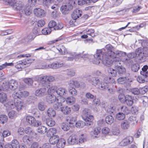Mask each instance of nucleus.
<instances>
[{
    "label": "nucleus",
    "instance_id": "60",
    "mask_svg": "<svg viewBox=\"0 0 148 148\" xmlns=\"http://www.w3.org/2000/svg\"><path fill=\"white\" fill-rule=\"evenodd\" d=\"M137 49H136V53H129L127 54L126 55L127 57L129 58H133L135 57H136L137 56V57L138 58V54H137Z\"/></svg>",
    "mask_w": 148,
    "mask_h": 148
},
{
    "label": "nucleus",
    "instance_id": "31",
    "mask_svg": "<svg viewBox=\"0 0 148 148\" xmlns=\"http://www.w3.org/2000/svg\"><path fill=\"white\" fill-rule=\"evenodd\" d=\"M110 84H107V83L103 82L102 80H101L100 83H99L98 86V88L100 90H106Z\"/></svg>",
    "mask_w": 148,
    "mask_h": 148
},
{
    "label": "nucleus",
    "instance_id": "61",
    "mask_svg": "<svg viewBox=\"0 0 148 148\" xmlns=\"http://www.w3.org/2000/svg\"><path fill=\"white\" fill-rule=\"evenodd\" d=\"M119 99V101L122 103H125L126 96H125L123 94H120L118 97Z\"/></svg>",
    "mask_w": 148,
    "mask_h": 148
},
{
    "label": "nucleus",
    "instance_id": "34",
    "mask_svg": "<svg viewBox=\"0 0 148 148\" xmlns=\"http://www.w3.org/2000/svg\"><path fill=\"white\" fill-rule=\"evenodd\" d=\"M148 69V66L147 65H145L142 69V71L140 72L141 75L145 76V77L148 76V71H147Z\"/></svg>",
    "mask_w": 148,
    "mask_h": 148
},
{
    "label": "nucleus",
    "instance_id": "62",
    "mask_svg": "<svg viewBox=\"0 0 148 148\" xmlns=\"http://www.w3.org/2000/svg\"><path fill=\"white\" fill-rule=\"evenodd\" d=\"M2 90L3 91L7 90L9 88V83L7 82H3V84L2 85Z\"/></svg>",
    "mask_w": 148,
    "mask_h": 148
},
{
    "label": "nucleus",
    "instance_id": "53",
    "mask_svg": "<svg viewBox=\"0 0 148 148\" xmlns=\"http://www.w3.org/2000/svg\"><path fill=\"white\" fill-rule=\"evenodd\" d=\"M12 148H19V144L18 142L16 139L13 140L12 142Z\"/></svg>",
    "mask_w": 148,
    "mask_h": 148
},
{
    "label": "nucleus",
    "instance_id": "32",
    "mask_svg": "<svg viewBox=\"0 0 148 148\" xmlns=\"http://www.w3.org/2000/svg\"><path fill=\"white\" fill-rule=\"evenodd\" d=\"M13 9L15 10H20L22 7V5L20 1L14 3L12 6Z\"/></svg>",
    "mask_w": 148,
    "mask_h": 148
},
{
    "label": "nucleus",
    "instance_id": "24",
    "mask_svg": "<svg viewBox=\"0 0 148 148\" xmlns=\"http://www.w3.org/2000/svg\"><path fill=\"white\" fill-rule=\"evenodd\" d=\"M121 128L124 130L128 129L130 127V122L127 120H125L122 121L121 124Z\"/></svg>",
    "mask_w": 148,
    "mask_h": 148
},
{
    "label": "nucleus",
    "instance_id": "23",
    "mask_svg": "<svg viewBox=\"0 0 148 148\" xmlns=\"http://www.w3.org/2000/svg\"><path fill=\"white\" fill-rule=\"evenodd\" d=\"M57 49L61 55H64L66 53H68V52L66 48L64 46L62 45H60L58 46Z\"/></svg>",
    "mask_w": 148,
    "mask_h": 148
},
{
    "label": "nucleus",
    "instance_id": "6",
    "mask_svg": "<svg viewBox=\"0 0 148 148\" xmlns=\"http://www.w3.org/2000/svg\"><path fill=\"white\" fill-rule=\"evenodd\" d=\"M41 85L43 87L48 88L51 84L50 82H53L55 80V77L52 76L45 75L41 76L40 78Z\"/></svg>",
    "mask_w": 148,
    "mask_h": 148
},
{
    "label": "nucleus",
    "instance_id": "46",
    "mask_svg": "<svg viewBox=\"0 0 148 148\" xmlns=\"http://www.w3.org/2000/svg\"><path fill=\"white\" fill-rule=\"evenodd\" d=\"M66 120L69 122V124H73L75 123L76 120V118L75 116H70Z\"/></svg>",
    "mask_w": 148,
    "mask_h": 148
},
{
    "label": "nucleus",
    "instance_id": "35",
    "mask_svg": "<svg viewBox=\"0 0 148 148\" xmlns=\"http://www.w3.org/2000/svg\"><path fill=\"white\" fill-rule=\"evenodd\" d=\"M85 97L88 99L93 100V102L95 103H96V104H98L97 103L95 102H96V100L95 99V96L91 94L89 92L86 93L85 95Z\"/></svg>",
    "mask_w": 148,
    "mask_h": 148
},
{
    "label": "nucleus",
    "instance_id": "29",
    "mask_svg": "<svg viewBox=\"0 0 148 148\" xmlns=\"http://www.w3.org/2000/svg\"><path fill=\"white\" fill-rule=\"evenodd\" d=\"M59 139V137L57 135L53 136L50 138L49 141L51 144L56 145Z\"/></svg>",
    "mask_w": 148,
    "mask_h": 148
},
{
    "label": "nucleus",
    "instance_id": "11",
    "mask_svg": "<svg viewBox=\"0 0 148 148\" xmlns=\"http://www.w3.org/2000/svg\"><path fill=\"white\" fill-rule=\"evenodd\" d=\"M48 26L51 29H53V30H58L61 29L63 26L62 23H58L57 24L56 22L54 21H51L49 22Z\"/></svg>",
    "mask_w": 148,
    "mask_h": 148
},
{
    "label": "nucleus",
    "instance_id": "49",
    "mask_svg": "<svg viewBox=\"0 0 148 148\" xmlns=\"http://www.w3.org/2000/svg\"><path fill=\"white\" fill-rule=\"evenodd\" d=\"M46 123L48 126L52 127L55 125V122L52 119L49 118L46 119Z\"/></svg>",
    "mask_w": 148,
    "mask_h": 148
},
{
    "label": "nucleus",
    "instance_id": "16",
    "mask_svg": "<svg viewBox=\"0 0 148 148\" xmlns=\"http://www.w3.org/2000/svg\"><path fill=\"white\" fill-rule=\"evenodd\" d=\"M117 110L119 112L122 113L125 115L128 114L130 112V110L125 106H122L119 107Z\"/></svg>",
    "mask_w": 148,
    "mask_h": 148
},
{
    "label": "nucleus",
    "instance_id": "52",
    "mask_svg": "<svg viewBox=\"0 0 148 148\" xmlns=\"http://www.w3.org/2000/svg\"><path fill=\"white\" fill-rule=\"evenodd\" d=\"M130 124L131 123L132 124H135L137 123L136 118L133 116H130L127 120Z\"/></svg>",
    "mask_w": 148,
    "mask_h": 148
},
{
    "label": "nucleus",
    "instance_id": "59",
    "mask_svg": "<svg viewBox=\"0 0 148 148\" xmlns=\"http://www.w3.org/2000/svg\"><path fill=\"white\" fill-rule=\"evenodd\" d=\"M112 133L113 135L118 136L120 133V131L119 128L115 127L112 130Z\"/></svg>",
    "mask_w": 148,
    "mask_h": 148
},
{
    "label": "nucleus",
    "instance_id": "18",
    "mask_svg": "<svg viewBox=\"0 0 148 148\" xmlns=\"http://www.w3.org/2000/svg\"><path fill=\"white\" fill-rule=\"evenodd\" d=\"M126 55L127 54L125 52L119 51H117L115 52V54L114 55L113 57H112V60H112V61H116V58H118L120 59V58L118 56L125 57Z\"/></svg>",
    "mask_w": 148,
    "mask_h": 148
},
{
    "label": "nucleus",
    "instance_id": "30",
    "mask_svg": "<svg viewBox=\"0 0 148 148\" xmlns=\"http://www.w3.org/2000/svg\"><path fill=\"white\" fill-rule=\"evenodd\" d=\"M68 85L72 87H75L78 88L80 86V84L78 82L73 79H71L69 81Z\"/></svg>",
    "mask_w": 148,
    "mask_h": 148
},
{
    "label": "nucleus",
    "instance_id": "1",
    "mask_svg": "<svg viewBox=\"0 0 148 148\" xmlns=\"http://www.w3.org/2000/svg\"><path fill=\"white\" fill-rule=\"evenodd\" d=\"M113 47L112 45L108 44L105 47V49H99L97 51L96 53L94 55V58L92 63L95 64H98L101 61L104 64V62H108L110 61L113 57L115 52L112 51Z\"/></svg>",
    "mask_w": 148,
    "mask_h": 148
},
{
    "label": "nucleus",
    "instance_id": "45",
    "mask_svg": "<svg viewBox=\"0 0 148 148\" xmlns=\"http://www.w3.org/2000/svg\"><path fill=\"white\" fill-rule=\"evenodd\" d=\"M114 119L111 115H108L106 116L105 118V121L108 124H111L114 121Z\"/></svg>",
    "mask_w": 148,
    "mask_h": 148
},
{
    "label": "nucleus",
    "instance_id": "25",
    "mask_svg": "<svg viewBox=\"0 0 148 148\" xmlns=\"http://www.w3.org/2000/svg\"><path fill=\"white\" fill-rule=\"evenodd\" d=\"M66 144V141L63 138L59 139L56 145L58 148H63Z\"/></svg>",
    "mask_w": 148,
    "mask_h": 148
},
{
    "label": "nucleus",
    "instance_id": "8",
    "mask_svg": "<svg viewBox=\"0 0 148 148\" xmlns=\"http://www.w3.org/2000/svg\"><path fill=\"white\" fill-rule=\"evenodd\" d=\"M82 117L85 121H87L89 123L87 124L91 125L92 121L93 120V117L90 114V111L88 108H85L82 111Z\"/></svg>",
    "mask_w": 148,
    "mask_h": 148
},
{
    "label": "nucleus",
    "instance_id": "26",
    "mask_svg": "<svg viewBox=\"0 0 148 148\" xmlns=\"http://www.w3.org/2000/svg\"><path fill=\"white\" fill-rule=\"evenodd\" d=\"M63 64L62 63H60L58 62L56 63H53L51 64H48V67L47 68L56 69L62 66Z\"/></svg>",
    "mask_w": 148,
    "mask_h": 148
},
{
    "label": "nucleus",
    "instance_id": "54",
    "mask_svg": "<svg viewBox=\"0 0 148 148\" xmlns=\"http://www.w3.org/2000/svg\"><path fill=\"white\" fill-rule=\"evenodd\" d=\"M66 73L67 75L70 77L73 76L75 73V71L71 69L67 70Z\"/></svg>",
    "mask_w": 148,
    "mask_h": 148
},
{
    "label": "nucleus",
    "instance_id": "20",
    "mask_svg": "<svg viewBox=\"0 0 148 148\" xmlns=\"http://www.w3.org/2000/svg\"><path fill=\"white\" fill-rule=\"evenodd\" d=\"M9 89L12 90L16 89L18 87V83L15 80L11 79L9 82Z\"/></svg>",
    "mask_w": 148,
    "mask_h": 148
},
{
    "label": "nucleus",
    "instance_id": "36",
    "mask_svg": "<svg viewBox=\"0 0 148 148\" xmlns=\"http://www.w3.org/2000/svg\"><path fill=\"white\" fill-rule=\"evenodd\" d=\"M57 132L56 129L54 128H51L47 132V136L48 137H51L55 134Z\"/></svg>",
    "mask_w": 148,
    "mask_h": 148
},
{
    "label": "nucleus",
    "instance_id": "64",
    "mask_svg": "<svg viewBox=\"0 0 148 148\" xmlns=\"http://www.w3.org/2000/svg\"><path fill=\"white\" fill-rule=\"evenodd\" d=\"M104 81H106V83L107 84L109 83H113L115 82L114 79L112 77H106L104 78Z\"/></svg>",
    "mask_w": 148,
    "mask_h": 148
},
{
    "label": "nucleus",
    "instance_id": "41",
    "mask_svg": "<svg viewBox=\"0 0 148 148\" xmlns=\"http://www.w3.org/2000/svg\"><path fill=\"white\" fill-rule=\"evenodd\" d=\"M54 105H53V108L55 110H61L62 107V103L61 102H59V100L58 99V101H57Z\"/></svg>",
    "mask_w": 148,
    "mask_h": 148
},
{
    "label": "nucleus",
    "instance_id": "9",
    "mask_svg": "<svg viewBox=\"0 0 148 148\" xmlns=\"http://www.w3.org/2000/svg\"><path fill=\"white\" fill-rule=\"evenodd\" d=\"M75 2V1L69 0V3H66L65 4L62 5L61 7L60 10L62 14H66L68 13L69 11L73 8V3H74Z\"/></svg>",
    "mask_w": 148,
    "mask_h": 148
},
{
    "label": "nucleus",
    "instance_id": "37",
    "mask_svg": "<svg viewBox=\"0 0 148 148\" xmlns=\"http://www.w3.org/2000/svg\"><path fill=\"white\" fill-rule=\"evenodd\" d=\"M21 91L19 90L18 91H15L12 95L13 98L14 99V100H16L17 99H20L21 97Z\"/></svg>",
    "mask_w": 148,
    "mask_h": 148
},
{
    "label": "nucleus",
    "instance_id": "55",
    "mask_svg": "<svg viewBox=\"0 0 148 148\" xmlns=\"http://www.w3.org/2000/svg\"><path fill=\"white\" fill-rule=\"evenodd\" d=\"M116 119L118 120H123L125 118V115L122 113L119 112L116 114Z\"/></svg>",
    "mask_w": 148,
    "mask_h": 148
},
{
    "label": "nucleus",
    "instance_id": "38",
    "mask_svg": "<svg viewBox=\"0 0 148 148\" xmlns=\"http://www.w3.org/2000/svg\"><path fill=\"white\" fill-rule=\"evenodd\" d=\"M38 107L39 110L43 111L46 109L47 106L44 102L41 101L38 103Z\"/></svg>",
    "mask_w": 148,
    "mask_h": 148
},
{
    "label": "nucleus",
    "instance_id": "2",
    "mask_svg": "<svg viewBox=\"0 0 148 148\" xmlns=\"http://www.w3.org/2000/svg\"><path fill=\"white\" fill-rule=\"evenodd\" d=\"M116 61H112L110 60V61L108 62H104V65L107 66H110L112 65H113L114 66V68L116 70V72L119 74L121 75L125 73V69L121 65V59L118 58H116Z\"/></svg>",
    "mask_w": 148,
    "mask_h": 148
},
{
    "label": "nucleus",
    "instance_id": "48",
    "mask_svg": "<svg viewBox=\"0 0 148 148\" xmlns=\"http://www.w3.org/2000/svg\"><path fill=\"white\" fill-rule=\"evenodd\" d=\"M66 101L68 104L71 105L75 103V99L72 97H69L66 99Z\"/></svg>",
    "mask_w": 148,
    "mask_h": 148
},
{
    "label": "nucleus",
    "instance_id": "33",
    "mask_svg": "<svg viewBox=\"0 0 148 148\" xmlns=\"http://www.w3.org/2000/svg\"><path fill=\"white\" fill-rule=\"evenodd\" d=\"M125 100V103L128 106H130L132 105L133 103V100L131 96L126 95Z\"/></svg>",
    "mask_w": 148,
    "mask_h": 148
},
{
    "label": "nucleus",
    "instance_id": "51",
    "mask_svg": "<svg viewBox=\"0 0 148 148\" xmlns=\"http://www.w3.org/2000/svg\"><path fill=\"white\" fill-rule=\"evenodd\" d=\"M23 141L25 144H29L31 141V139L27 135L24 136L23 138Z\"/></svg>",
    "mask_w": 148,
    "mask_h": 148
},
{
    "label": "nucleus",
    "instance_id": "28",
    "mask_svg": "<svg viewBox=\"0 0 148 148\" xmlns=\"http://www.w3.org/2000/svg\"><path fill=\"white\" fill-rule=\"evenodd\" d=\"M25 132L27 134H29L32 137H34L36 135V133L31 128L27 127L26 128L25 130Z\"/></svg>",
    "mask_w": 148,
    "mask_h": 148
},
{
    "label": "nucleus",
    "instance_id": "3",
    "mask_svg": "<svg viewBox=\"0 0 148 148\" xmlns=\"http://www.w3.org/2000/svg\"><path fill=\"white\" fill-rule=\"evenodd\" d=\"M86 140V137L84 134H82L79 139L76 135L72 134L69 137L67 142L69 144L71 145H80L84 143Z\"/></svg>",
    "mask_w": 148,
    "mask_h": 148
},
{
    "label": "nucleus",
    "instance_id": "13",
    "mask_svg": "<svg viewBox=\"0 0 148 148\" xmlns=\"http://www.w3.org/2000/svg\"><path fill=\"white\" fill-rule=\"evenodd\" d=\"M101 79L98 77H90L88 79V82L94 86H98Z\"/></svg>",
    "mask_w": 148,
    "mask_h": 148
},
{
    "label": "nucleus",
    "instance_id": "50",
    "mask_svg": "<svg viewBox=\"0 0 148 148\" xmlns=\"http://www.w3.org/2000/svg\"><path fill=\"white\" fill-rule=\"evenodd\" d=\"M7 99V96L6 94L4 92L0 93V101L1 103L5 102Z\"/></svg>",
    "mask_w": 148,
    "mask_h": 148
},
{
    "label": "nucleus",
    "instance_id": "4",
    "mask_svg": "<svg viewBox=\"0 0 148 148\" xmlns=\"http://www.w3.org/2000/svg\"><path fill=\"white\" fill-rule=\"evenodd\" d=\"M147 42L145 41H143L142 43V45L143 47V48H138L137 49V54H138V58L141 62L145 61V57H148V48L146 47Z\"/></svg>",
    "mask_w": 148,
    "mask_h": 148
},
{
    "label": "nucleus",
    "instance_id": "43",
    "mask_svg": "<svg viewBox=\"0 0 148 148\" xmlns=\"http://www.w3.org/2000/svg\"><path fill=\"white\" fill-rule=\"evenodd\" d=\"M61 110L65 114L69 113L71 112V108L67 106L62 107Z\"/></svg>",
    "mask_w": 148,
    "mask_h": 148
},
{
    "label": "nucleus",
    "instance_id": "44",
    "mask_svg": "<svg viewBox=\"0 0 148 148\" xmlns=\"http://www.w3.org/2000/svg\"><path fill=\"white\" fill-rule=\"evenodd\" d=\"M37 131L38 133L41 134H43L47 131V128L45 127L42 126L39 127L38 128Z\"/></svg>",
    "mask_w": 148,
    "mask_h": 148
},
{
    "label": "nucleus",
    "instance_id": "12",
    "mask_svg": "<svg viewBox=\"0 0 148 148\" xmlns=\"http://www.w3.org/2000/svg\"><path fill=\"white\" fill-rule=\"evenodd\" d=\"M42 86V87L36 90L35 92V95L36 96L42 97L46 94L47 90V88L45 87Z\"/></svg>",
    "mask_w": 148,
    "mask_h": 148
},
{
    "label": "nucleus",
    "instance_id": "10",
    "mask_svg": "<svg viewBox=\"0 0 148 148\" xmlns=\"http://www.w3.org/2000/svg\"><path fill=\"white\" fill-rule=\"evenodd\" d=\"M26 119L28 123L34 127H38L42 124L40 121H36L34 118L32 116H27L26 117Z\"/></svg>",
    "mask_w": 148,
    "mask_h": 148
},
{
    "label": "nucleus",
    "instance_id": "42",
    "mask_svg": "<svg viewBox=\"0 0 148 148\" xmlns=\"http://www.w3.org/2000/svg\"><path fill=\"white\" fill-rule=\"evenodd\" d=\"M47 114L49 117H54L56 115L55 111L52 108H49L47 110Z\"/></svg>",
    "mask_w": 148,
    "mask_h": 148
},
{
    "label": "nucleus",
    "instance_id": "17",
    "mask_svg": "<svg viewBox=\"0 0 148 148\" xmlns=\"http://www.w3.org/2000/svg\"><path fill=\"white\" fill-rule=\"evenodd\" d=\"M58 100L54 95L49 94L46 97V101L49 104L53 103Z\"/></svg>",
    "mask_w": 148,
    "mask_h": 148
},
{
    "label": "nucleus",
    "instance_id": "15",
    "mask_svg": "<svg viewBox=\"0 0 148 148\" xmlns=\"http://www.w3.org/2000/svg\"><path fill=\"white\" fill-rule=\"evenodd\" d=\"M130 74L127 77H120L117 79V82L119 84H123L129 82H132V80L130 76Z\"/></svg>",
    "mask_w": 148,
    "mask_h": 148
},
{
    "label": "nucleus",
    "instance_id": "58",
    "mask_svg": "<svg viewBox=\"0 0 148 148\" xmlns=\"http://www.w3.org/2000/svg\"><path fill=\"white\" fill-rule=\"evenodd\" d=\"M14 65V63L12 62L8 63L6 62L4 64H2L0 66V70H1L9 66H13Z\"/></svg>",
    "mask_w": 148,
    "mask_h": 148
},
{
    "label": "nucleus",
    "instance_id": "56",
    "mask_svg": "<svg viewBox=\"0 0 148 148\" xmlns=\"http://www.w3.org/2000/svg\"><path fill=\"white\" fill-rule=\"evenodd\" d=\"M8 118L7 116L5 115H1L0 116V123L4 124L7 121Z\"/></svg>",
    "mask_w": 148,
    "mask_h": 148
},
{
    "label": "nucleus",
    "instance_id": "63",
    "mask_svg": "<svg viewBox=\"0 0 148 148\" xmlns=\"http://www.w3.org/2000/svg\"><path fill=\"white\" fill-rule=\"evenodd\" d=\"M140 67V66L138 64H134L132 66V70L134 72H136L139 69Z\"/></svg>",
    "mask_w": 148,
    "mask_h": 148
},
{
    "label": "nucleus",
    "instance_id": "19",
    "mask_svg": "<svg viewBox=\"0 0 148 148\" xmlns=\"http://www.w3.org/2000/svg\"><path fill=\"white\" fill-rule=\"evenodd\" d=\"M34 12V14L38 17H42L45 16V11L43 10L40 8L35 9Z\"/></svg>",
    "mask_w": 148,
    "mask_h": 148
},
{
    "label": "nucleus",
    "instance_id": "14",
    "mask_svg": "<svg viewBox=\"0 0 148 148\" xmlns=\"http://www.w3.org/2000/svg\"><path fill=\"white\" fill-rule=\"evenodd\" d=\"M133 140V138L132 136L127 137L123 139L120 143L121 146H125L131 144Z\"/></svg>",
    "mask_w": 148,
    "mask_h": 148
},
{
    "label": "nucleus",
    "instance_id": "47",
    "mask_svg": "<svg viewBox=\"0 0 148 148\" xmlns=\"http://www.w3.org/2000/svg\"><path fill=\"white\" fill-rule=\"evenodd\" d=\"M108 73L109 75L112 77H116L117 75L116 70L110 68L108 70Z\"/></svg>",
    "mask_w": 148,
    "mask_h": 148
},
{
    "label": "nucleus",
    "instance_id": "27",
    "mask_svg": "<svg viewBox=\"0 0 148 148\" xmlns=\"http://www.w3.org/2000/svg\"><path fill=\"white\" fill-rule=\"evenodd\" d=\"M67 92L65 88H60L57 89L56 94L62 97L65 96Z\"/></svg>",
    "mask_w": 148,
    "mask_h": 148
},
{
    "label": "nucleus",
    "instance_id": "5",
    "mask_svg": "<svg viewBox=\"0 0 148 148\" xmlns=\"http://www.w3.org/2000/svg\"><path fill=\"white\" fill-rule=\"evenodd\" d=\"M23 102L18 99L16 100H14V102H9L6 105V109L8 110H10L15 108L18 111L21 110L23 105Z\"/></svg>",
    "mask_w": 148,
    "mask_h": 148
},
{
    "label": "nucleus",
    "instance_id": "7",
    "mask_svg": "<svg viewBox=\"0 0 148 148\" xmlns=\"http://www.w3.org/2000/svg\"><path fill=\"white\" fill-rule=\"evenodd\" d=\"M32 60L25 59L17 62L15 65V67L18 69H24L29 66L32 63Z\"/></svg>",
    "mask_w": 148,
    "mask_h": 148
},
{
    "label": "nucleus",
    "instance_id": "22",
    "mask_svg": "<svg viewBox=\"0 0 148 148\" xmlns=\"http://www.w3.org/2000/svg\"><path fill=\"white\" fill-rule=\"evenodd\" d=\"M47 88V92L49 94H51L52 95H54L57 93L58 87L56 86H51L50 85V86L48 88Z\"/></svg>",
    "mask_w": 148,
    "mask_h": 148
},
{
    "label": "nucleus",
    "instance_id": "57",
    "mask_svg": "<svg viewBox=\"0 0 148 148\" xmlns=\"http://www.w3.org/2000/svg\"><path fill=\"white\" fill-rule=\"evenodd\" d=\"M141 99L144 107L148 106V98L146 96H144L141 98Z\"/></svg>",
    "mask_w": 148,
    "mask_h": 148
},
{
    "label": "nucleus",
    "instance_id": "40",
    "mask_svg": "<svg viewBox=\"0 0 148 148\" xmlns=\"http://www.w3.org/2000/svg\"><path fill=\"white\" fill-rule=\"evenodd\" d=\"M100 132V128H96L90 132L91 135L93 137H97L96 136Z\"/></svg>",
    "mask_w": 148,
    "mask_h": 148
},
{
    "label": "nucleus",
    "instance_id": "39",
    "mask_svg": "<svg viewBox=\"0 0 148 148\" xmlns=\"http://www.w3.org/2000/svg\"><path fill=\"white\" fill-rule=\"evenodd\" d=\"M89 55L88 54H85L84 55L82 53H80L75 55V60H77L78 59L80 58H82L84 59L88 58Z\"/></svg>",
    "mask_w": 148,
    "mask_h": 148
},
{
    "label": "nucleus",
    "instance_id": "21",
    "mask_svg": "<svg viewBox=\"0 0 148 148\" xmlns=\"http://www.w3.org/2000/svg\"><path fill=\"white\" fill-rule=\"evenodd\" d=\"M82 11L81 10L76 9L72 13L71 16L72 18L75 20L81 16L82 15Z\"/></svg>",
    "mask_w": 148,
    "mask_h": 148
}]
</instances>
